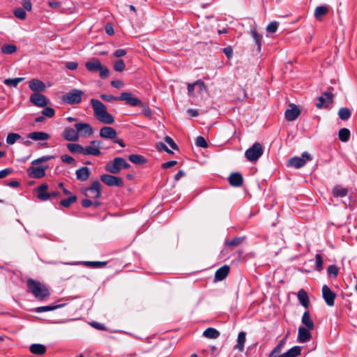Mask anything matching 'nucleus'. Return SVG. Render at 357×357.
I'll list each match as a JSON object with an SVG mask.
<instances>
[{
	"instance_id": "f257e3e1",
	"label": "nucleus",
	"mask_w": 357,
	"mask_h": 357,
	"mask_svg": "<svg viewBox=\"0 0 357 357\" xmlns=\"http://www.w3.org/2000/svg\"><path fill=\"white\" fill-rule=\"evenodd\" d=\"M90 102L94 116L99 121L105 124H112L114 122V116L107 112L105 105L101 101L92 98Z\"/></svg>"
},
{
	"instance_id": "f03ea898",
	"label": "nucleus",
	"mask_w": 357,
	"mask_h": 357,
	"mask_svg": "<svg viewBox=\"0 0 357 357\" xmlns=\"http://www.w3.org/2000/svg\"><path fill=\"white\" fill-rule=\"evenodd\" d=\"M130 164L123 158L116 157L113 160L108 162L105 165V170L110 174H117L123 169H128Z\"/></svg>"
},
{
	"instance_id": "7ed1b4c3",
	"label": "nucleus",
	"mask_w": 357,
	"mask_h": 357,
	"mask_svg": "<svg viewBox=\"0 0 357 357\" xmlns=\"http://www.w3.org/2000/svg\"><path fill=\"white\" fill-rule=\"evenodd\" d=\"M27 285L29 291L36 298L43 300L50 295L48 289L44 285L33 279L28 280Z\"/></svg>"
},
{
	"instance_id": "20e7f679",
	"label": "nucleus",
	"mask_w": 357,
	"mask_h": 357,
	"mask_svg": "<svg viewBox=\"0 0 357 357\" xmlns=\"http://www.w3.org/2000/svg\"><path fill=\"white\" fill-rule=\"evenodd\" d=\"M86 68L91 73L98 71L100 77L102 79L107 78L109 76V71L108 68L102 66L99 59L93 58L91 60L85 63Z\"/></svg>"
},
{
	"instance_id": "39448f33",
	"label": "nucleus",
	"mask_w": 357,
	"mask_h": 357,
	"mask_svg": "<svg viewBox=\"0 0 357 357\" xmlns=\"http://www.w3.org/2000/svg\"><path fill=\"white\" fill-rule=\"evenodd\" d=\"M83 95L84 92L82 91L73 89L64 94L62 96L61 100L64 103L68 105H76L81 102Z\"/></svg>"
},
{
	"instance_id": "423d86ee",
	"label": "nucleus",
	"mask_w": 357,
	"mask_h": 357,
	"mask_svg": "<svg viewBox=\"0 0 357 357\" xmlns=\"http://www.w3.org/2000/svg\"><path fill=\"white\" fill-rule=\"evenodd\" d=\"M264 150L261 144L255 142L251 147L245 152V156L250 162L257 161L263 154Z\"/></svg>"
},
{
	"instance_id": "0eeeda50",
	"label": "nucleus",
	"mask_w": 357,
	"mask_h": 357,
	"mask_svg": "<svg viewBox=\"0 0 357 357\" xmlns=\"http://www.w3.org/2000/svg\"><path fill=\"white\" fill-rule=\"evenodd\" d=\"M312 158L307 152L303 153L301 157H294L289 160L288 165L299 169L303 167L307 161L312 160Z\"/></svg>"
},
{
	"instance_id": "6e6552de",
	"label": "nucleus",
	"mask_w": 357,
	"mask_h": 357,
	"mask_svg": "<svg viewBox=\"0 0 357 357\" xmlns=\"http://www.w3.org/2000/svg\"><path fill=\"white\" fill-rule=\"evenodd\" d=\"M100 180L109 187H122L123 181L121 178L111 174H102L100 176Z\"/></svg>"
},
{
	"instance_id": "1a4fd4ad",
	"label": "nucleus",
	"mask_w": 357,
	"mask_h": 357,
	"mask_svg": "<svg viewBox=\"0 0 357 357\" xmlns=\"http://www.w3.org/2000/svg\"><path fill=\"white\" fill-rule=\"evenodd\" d=\"M101 142L99 140H93L90 142V145L84 147L83 155L97 156L100 154Z\"/></svg>"
},
{
	"instance_id": "9d476101",
	"label": "nucleus",
	"mask_w": 357,
	"mask_h": 357,
	"mask_svg": "<svg viewBox=\"0 0 357 357\" xmlns=\"http://www.w3.org/2000/svg\"><path fill=\"white\" fill-rule=\"evenodd\" d=\"M322 297L327 305L332 307L334 305L336 294L333 292L326 284L322 287Z\"/></svg>"
},
{
	"instance_id": "9b49d317",
	"label": "nucleus",
	"mask_w": 357,
	"mask_h": 357,
	"mask_svg": "<svg viewBox=\"0 0 357 357\" xmlns=\"http://www.w3.org/2000/svg\"><path fill=\"white\" fill-rule=\"evenodd\" d=\"M119 100H124L126 103L130 106L142 105V102L140 99L132 96L130 92H123L119 96Z\"/></svg>"
},
{
	"instance_id": "f8f14e48",
	"label": "nucleus",
	"mask_w": 357,
	"mask_h": 357,
	"mask_svg": "<svg viewBox=\"0 0 357 357\" xmlns=\"http://www.w3.org/2000/svg\"><path fill=\"white\" fill-rule=\"evenodd\" d=\"M85 195L91 198H99L101 195L100 182L98 181H93L91 186L86 189Z\"/></svg>"
},
{
	"instance_id": "ddd939ff",
	"label": "nucleus",
	"mask_w": 357,
	"mask_h": 357,
	"mask_svg": "<svg viewBox=\"0 0 357 357\" xmlns=\"http://www.w3.org/2000/svg\"><path fill=\"white\" fill-rule=\"evenodd\" d=\"M75 128L77 130L78 136L89 137L93 133V128L90 124L87 123H77L75 125Z\"/></svg>"
},
{
	"instance_id": "4468645a",
	"label": "nucleus",
	"mask_w": 357,
	"mask_h": 357,
	"mask_svg": "<svg viewBox=\"0 0 357 357\" xmlns=\"http://www.w3.org/2000/svg\"><path fill=\"white\" fill-rule=\"evenodd\" d=\"M333 98V94L331 92L326 91L324 93V96L318 98V102L316 103V106L318 108L328 107L332 103Z\"/></svg>"
},
{
	"instance_id": "2eb2a0df",
	"label": "nucleus",
	"mask_w": 357,
	"mask_h": 357,
	"mask_svg": "<svg viewBox=\"0 0 357 357\" xmlns=\"http://www.w3.org/2000/svg\"><path fill=\"white\" fill-rule=\"evenodd\" d=\"M30 102L39 107H44L48 103V100L46 97L39 93H34L31 94L30 96Z\"/></svg>"
},
{
	"instance_id": "dca6fc26",
	"label": "nucleus",
	"mask_w": 357,
	"mask_h": 357,
	"mask_svg": "<svg viewBox=\"0 0 357 357\" xmlns=\"http://www.w3.org/2000/svg\"><path fill=\"white\" fill-rule=\"evenodd\" d=\"M47 168V165L39 167H30L28 169V174L32 178H40L45 176V169Z\"/></svg>"
},
{
	"instance_id": "f3484780",
	"label": "nucleus",
	"mask_w": 357,
	"mask_h": 357,
	"mask_svg": "<svg viewBox=\"0 0 357 357\" xmlns=\"http://www.w3.org/2000/svg\"><path fill=\"white\" fill-rule=\"evenodd\" d=\"M310 329L305 328L304 326H300L298 331V341L299 342H307L310 340L312 335Z\"/></svg>"
},
{
	"instance_id": "a211bd4d",
	"label": "nucleus",
	"mask_w": 357,
	"mask_h": 357,
	"mask_svg": "<svg viewBox=\"0 0 357 357\" xmlns=\"http://www.w3.org/2000/svg\"><path fill=\"white\" fill-rule=\"evenodd\" d=\"M29 87L35 92H43L45 90L46 86L43 82L38 79H32L29 82Z\"/></svg>"
},
{
	"instance_id": "6ab92c4d",
	"label": "nucleus",
	"mask_w": 357,
	"mask_h": 357,
	"mask_svg": "<svg viewBox=\"0 0 357 357\" xmlns=\"http://www.w3.org/2000/svg\"><path fill=\"white\" fill-rule=\"evenodd\" d=\"M63 137L67 141L76 142L79 139L77 130L70 127L64 129Z\"/></svg>"
},
{
	"instance_id": "aec40b11",
	"label": "nucleus",
	"mask_w": 357,
	"mask_h": 357,
	"mask_svg": "<svg viewBox=\"0 0 357 357\" xmlns=\"http://www.w3.org/2000/svg\"><path fill=\"white\" fill-rule=\"evenodd\" d=\"M99 135L102 138L113 139L116 138L117 134L113 128L105 126L100 130Z\"/></svg>"
},
{
	"instance_id": "412c9836",
	"label": "nucleus",
	"mask_w": 357,
	"mask_h": 357,
	"mask_svg": "<svg viewBox=\"0 0 357 357\" xmlns=\"http://www.w3.org/2000/svg\"><path fill=\"white\" fill-rule=\"evenodd\" d=\"M300 112L301 111L296 105H291V108L287 109L285 112V118L288 121H294L298 116Z\"/></svg>"
},
{
	"instance_id": "4be33fe9",
	"label": "nucleus",
	"mask_w": 357,
	"mask_h": 357,
	"mask_svg": "<svg viewBox=\"0 0 357 357\" xmlns=\"http://www.w3.org/2000/svg\"><path fill=\"white\" fill-rule=\"evenodd\" d=\"M47 189L48 185L46 183H43L37 188V197L41 201H47V199H50L49 192H47Z\"/></svg>"
},
{
	"instance_id": "5701e85b",
	"label": "nucleus",
	"mask_w": 357,
	"mask_h": 357,
	"mask_svg": "<svg viewBox=\"0 0 357 357\" xmlns=\"http://www.w3.org/2000/svg\"><path fill=\"white\" fill-rule=\"evenodd\" d=\"M27 137L36 142L45 141L50 138V135L44 132H32L28 134Z\"/></svg>"
},
{
	"instance_id": "b1692460",
	"label": "nucleus",
	"mask_w": 357,
	"mask_h": 357,
	"mask_svg": "<svg viewBox=\"0 0 357 357\" xmlns=\"http://www.w3.org/2000/svg\"><path fill=\"white\" fill-rule=\"evenodd\" d=\"M243 178L242 175L238 172L231 174L229 177V182L231 185L234 187H239L242 185Z\"/></svg>"
},
{
	"instance_id": "393cba45",
	"label": "nucleus",
	"mask_w": 357,
	"mask_h": 357,
	"mask_svg": "<svg viewBox=\"0 0 357 357\" xmlns=\"http://www.w3.org/2000/svg\"><path fill=\"white\" fill-rule=\"evenodd\" d=\"M90 174V170L86 167H82L77 169L75 172L77 178L81 181H86L89 178Z\"/></svg>"
},
{
	"instance_id": "a878e982",
	"label": "nucleus",
	"mask_w": 357,
	"mask_h": 357,
	"mask_svg": "<svg viewBox=\"0 0 357 357\" xmlns=\"http://www.w3.org/2000/svg\"><path fill=\"white\" fill-rule=\"evenodd\" d=\"M229 272V267L227 265L218 268L215 273V280L216 281H221L224 280Z\"/></svg>"
},
{
	"instance_id": "bb28decb",
	"label": "nucleus",
	"mask_w": 357,
	"mask_h": 357,
	"mask_svg": "<svg viewBox=\"0 0 357 357\" xmlns=\"http://www.w3.org/2000/svg\"><path fill=\"white\" fill-rule=\"evenodd\" d=\"M301 322L305 326V328L307 329L313 330L314 328V324L312 319L310 317L308 311H305L301 318Z\"/></svg>"
},
{
	"instance_id": "cd10ccee",
	"label": "nucleus",
	"mask_w": 357,
	"mask_h": 357,
	"mask_svg": "<svg viewBox=\"0 0 357 357\" xmlns=\"http://www.w3.org/2000/svg\"><path fill=\"white\" fill-rule=\"evenodd\" d=\"M29 350L33 354L40 356L45 354L47 348L42 344H32L29 347Z\"/></svg>"
},
{
	"instance_id": "c85d7f7f",
	"label": "nucleus",
	"mask_w": 357,
	"mask_h": 357,
	"mask_svg": "<svg viewBox=\"0 0 357 357\" xmlns=\"http://www.w3.org/2000/svg\"><path fill=\"white\" fill-rule=\"evenodd\" d=\"M297 297L299 303L304 307L307 308L309 306V297L303 289H301L298 291Z\"/></svg>"
},
{
	"instance_id": "c756f323",
	"label": "nucleus",
	"mask_w": 357,
	"mask_h": 357,
	"mask_svg": "<svg viewBox=\"0 0 357 357\" xmlns=\"http://www.w3.org/2000/svg\"><path fill=\"white\" fill-rule=\"evenodd\" d=\"M250 33L255 40V44L257 46V51L260 52L261 47V41L263 38L262 35L258 33L257 29L255 27L251 28Z\"/></svg>"
},
{
	"instance_id": "7c9ffc66",
	"label": "nucleus",
	"mask_w": 357,
	"mask_h": 357,
	"mask_svg": "<svg viewBox=\"0 0 357 357\" xmlns=\"http://www.w3.org/2000/svg\"><path fill=\"white\" fill-rule=\"evenodd\" d=\"M348 192V188H342L341 185H335L332 190V195L335 197H344L347 195Z\"/></svg>"
},
{
	"instance_id": "2f4dec72",
	"label": "nucleus",
	"mask_w": 357,
	"mask_h": 357,
	"mask_svg": "<svg viewBox=\"0 0 357 357\" xmlns=\"http://www.w3.org/2000/svg\"><path fill=\"white\" fill-rule=\"evenodd\" d=\"M245 336L246 334L243 331L240 332L238 335L237 343L235 345V349H238L240 352H242L244 349Z\"/></svg>"
},
{
	"instance_id": "473e14b6",
	"label": "nucleus",
	"mask_w": 357,
	"mask_h": 357,
	"mask_svg": "<svg viewBox=\"0 0 357 357\" xmlns=\"http://www.w3.org/2000/svg\"><path fill=\"white\" fill-rule=\"evenodd\" d=\"M64 305H65V304L62 303V304H59V305H46V306L38 307L35 309V312H38V313H41V312H44L52 311V310H54L61 308V307H63Z\"/></svg>"
},
{
	"instance_id": "72a5a7b5",
	"label": "nucleus",
	"mask_w": 357,
	"mask_h": 357,
	"mask_svg": "<svg viewBox=\"0 0 357 357\" xmlns=\"http://www.w3.org/2000/svg\"><path fill=\"white\" fill-rule=\"evenodd\" d=\"M301 348L299 346H295L289 349L287 352L282 354V357H296L301 354Z\"/></svg>"
},
{
	"instance_id": "f704fd0d",
	"label": "nucleus",
	"mask_w": 357,
	"mask_h": 357,
	"mask_svg": "<svg viewBox=\"0 0 357 357\" xmlns=\"http://www.w3.org/2000/svg\"><path fill=\"white\" fill-rule=\"evenodd\" d=\"M328 12V8L326 6H317L314 10V17L317 20H321L322 16L326 15Z\"/></svg>"
},
{
	"instance_id": "c9c22d12",
	"label": "nucleus",
	"mask_w": 357,
	"mask_h": 357,
	"mask_svg": "<svg viewBox=\"0 0 357 357\" xmlns=\"http://www.w3.org/2000/svg\"><path fill=\"white\" fill-rule=\"evenodd\" d=\"M203 335L207 338L216 339L220 336V332L214 328H208L204 331Z\"/></svg>"
},
{
	"instance_id": "e433bc0d",
	"label": "nucleus",
	"mask_w": 357,
	"mask_h": 357,
	"mask_svg": "<svg viewBox=\"0 0 357 357\" xmlns=\"http://www.w3.org/2000/svg\"><path fill=\"white\" fill-rule=\"evenodd\" d=\"M338 137L342 142H347L350 138V131L347 128H341L338 132Z\"/></svg>"
},
{
	"instance_id": "4c0bfd02",
	"label": "nucleus",
	"mask_w": 357,
	"mask_h": 357,
	"mask_svg": "<svg viewBox=\"0 0 357 357\" xmlns=\"http://www.w3.org/2000/svg\"><path fill=\"white\" fill-rule=\"evenodd\" d=\"M351 115V110L347 107H342L338 111V116L341 120H348Z\"/></svg>"
},
{
	"instance_id": "58836bf2",
	"label": "nucleus",
	"mask_w": 357,
	"mask_h": 357,
	"mask_svg": "<svg viewBox=\"0 0 357 357\" xmlns=\"http://www.w3.org/2000/svg\"><path fill=\"white\" fill-rule=\"evenodd\" d=\"M17 50V46L13 44L4 45L1 48V52L5 54H12L15 53Z\"/></svg>"
},
{
	"instance_id": "ea45409f",
	"label": "nucleus",
	"mask_w": 357,
	"mask_h": 357,
	"mask_svg": "<svg viewBox=\"0 0 357 357\" xmlns=\"http://www.w3.org/2000/svg\"><path fill=\"white\" fill-rule=\"evenodd\" d=\"M67 147L72 153L83 154L84 147L78 144H68Z\"/></svg>"
},
{
	"instance_id": "a19ab883",
	"label": "nucleus",
	"mask_w": 357,
	"mask_h": 357,
	"mask_svg": "<svg viewBox=\"0 0 357 357\" xmlns=\"http://www.w3.org/2000/svg\"><path fill=\"white\" fill-rule=\"evenodd\" d=\"M24 79V77H16V78H8L6 79L3 81V83L7 85L12 87H16L18 84L21 82H22Z\"/></svg>"
},
{
	"instance_id": "79ce46f5",
	"label": "nucleus",
	"mask_w": 357,
	"mask_h": 357,
	"mask_svg": "<svg viewBox=\"0 0 357 357\" xmlns=\"http://www.w3.org/2000/svg\"><path fill=\"white\" fill-rule=\"evenodd\" d=\"M128 159L132 163L137 165L144 164L146 161V159L142 155L137 154L130 155Z\"/></svg>"
},
{
	"instance_id": "37998d69",
	"label": "nucleus",
	"mask_w": 357,
	"mask_h": 357,
	"mask_svg": "<svg viewBox=\"0 0 357 357\" xmlns=\"http://www.w3.org/2000/svg\"><path fill=\"white\" fill-rule=\"evenodd\" d=\"M20 138L21 136L18 133L10 132L7 135L6 142L8 144H13Z\"/></svg>"
},
{
	"instance_id": "c03bdc74",
	"label": "nucleus",
	"mask_w": 357,
	"mask_h": 357,
	"mask_svg": "<svg viewBox=\"0 0 357 357\" xmlns=\"http://www.w3.org/2000/svg\"><path fill=\"white\" fill-rule=\"evenodd\" d=\"M77 197L75 195H71L68 199H65L61 201L60 204L64 207L70 206L73 203L75 202Z\"/></svg>"
},
{
	"instance_id": "a18cd8bd",
	"label": "nucleus",
	"mask_w": 357,
	"mask_h": 357,
	"mask_svg": "<svg viewBox=\"0 0 357 357\" xmlns=\"http://www.w3.org/2000/svg\"><path fill=\"white\" fill-rule=\"evenodd\" d=\"M125 63L123 59H118L114 63V69L117 72H122L125 69Z\"/></svg>"
},
{
	"instance_id": "49530a36",
	"label": "nucleus",
	"mask_w": 357,
	"mask_h": 357,
	"mask_svg": "<svg viewBox=\"0 0 357 357\" xmlns=\"http://www.w3.org/2000/svg\"><path fill=\"white\" fill-rule=\"evenodd\" d=\"M278 27V22L273 21L269 23L266 29L268 33H274L277 31Z\"/></svg>"
},
{
	"instance_id": "de8ad7c7",
	"label": "nucleus",
	"mask_w": 357,
	"mask_h": 357,
	"mask_svg": "<svg viewBox=\"0 0 357 357\" xmlns=\"http://www.w3.org/2000/svg\"><path fill=\"white\" fill-rule=\"evenodd\" d=\"M243 240V238H242V237H235L234 238H233L231 241H227L225 242V244L227 246L238 245L239 244H241L242 243Z\"/></svg>"
},
{
	"instance_id": "09e8293b",
	"label": "nucleus",
	"mask_w": 357,
	"mask_h": 357,
	"mask_svg": "<svg viewBox=\"0 0 357 357\" xmlns=\"http://www.w3.org/2000/svg\"><path fill=\"white\" fill-rule=\"evenodd\" d=\"M13 13L15 16L20 20H24L26 18V12L22 8L15 9Z\"/></svg>"
},
{
	"instance_id": "8fccbe9b",
	"label": "nucleus",
	"mask_w": 357,
	"mask_h": 357,
	"mask_svg": "<svg viewBox=\"0 0 357 357\" xmlns=\"http://www.w3.org/2000/svg\"><path fill=\"white\" fill-rule=\"evenodd\" d=\"M195 144L197 146L202 147V148L208 147V144H207L206 139L202 136H198L196 138Z\"/></svg>"
},
{
	"instance_id": "3c124183",
	"label": "nucleus",
	"mask_w": 357,
	"mask_h": 357,
	"mask_svg": "<svg viewBox=\"0 0 357 357\" xmlns=\"http://www.w3.org/2000/svg\"><path fill=\"white\" fill-rule=\"evenodd\" d=\"M53 158H54V156H52V155L43 156V157L38 158L33 160L32 161V165H38L40 163L45 162H47V161L52 159Z\"/></svg>"
},
{
	"instance_id": "603ef678",
	"label": "nucleus",
	"mask_w": 357,
	"mask_h": 357,
	"mask_svg": "<svg viewBox=\"0 0 357 357\" xmlns=\"http://www.w3.org/2000/svg\"><path fill=\"white\" fill-rule=\"evenodd\" d=\"M85 264L93 268H102L107 264L105 261H86Z\"/></svg>"
},
{
	"instance_id": "864d4df0",
	"label": "nucleus",
	"mask_w": 357,
	"mask_h": 357,
	"mask_svg": "<svg viewBox=\"0 0 357 357\" xmlns=\"http://www.w3.org/2000/svg\"><path fill=\"white\" fill-rule=\"evenodd\" d=\"M139 107H141L142 108V114L146 116V117H151L152 116V111L151 109V108L148 106V105H144L143 102H142V105H139Z\"/></svg>"
},
{
	"instance_id": "5fc2aeb1",
	"label": "nucleus",
	"mask_w": 357,
	"mask_h": 357,
	"mask_svg": "<svg viewBox=\"0 0 357 357\" xmlns=\"http://www.w3.org/2000/svg\"><path fill=\"white\" fill-rule=\"evenodd\" d=\"M42 114L43 116L52 118L54 116L55 111L53 108L47 107L42 111Z\"/></svg>"
},
{
	"instance_id": "6e6d98bb",
	"label": "nucleus",
	"mask_w": 357,
	"mask_h": 357,
	"mask_svg": "<svg viewBox=\"0 0 357 357\" xmlns=\"http://www.w3.org/2000/svg\"><path fill=\"white\" fill-rule=\"evenodd\" d=\"M315 259H316V263H315L316 268L318 271H321L323 267V259H322L321 255L320 254H317L315 256Z\"/></svg>"
},
{
	"instance_id": "4d7b16f0",
	"label": "nucleus",
	"mask_w": 357,
	"mask_h": 357,
	"mask_svg": "<svg viewBox=\"0 0 357 357\" xmlns=\"http://www.w3.org/2000/svg\"><path fill=\"white\" fill-rule=\"evenodd\" d=\"M328 273L333 277H336L338 274L337 267L335 265H330L328 267Z\"/></svg>"
},
{
	"instance_id": "13d9d810",
	"label": "nucleus",
	"mask_w": 357,
	"mask_h": 357,
	"mask_svg": "<svg viewBox=\"0 0 357 357\" xmlns=\"http://www.w3.org/2000/svg\"><path fill=\"white\" fill-rule=\"evenodd\" d=\"M100 98L105 101L112 102L113 100H119V96H114L112 95L102 94Z\"/></svg>"
},
{
	"instance_id": "bf43d9fd",
	"label": "nucleus",
	"mask_w": 357,
	"mask_h": 357,
	"mask_svg": "<svg viewBox=\"0 0 357 357\" xmlns=\"http://www.w3.org/2000/svg\"><path fill=\"white\" fill-rule=\"evenodd\" d=\"M281 344L277 345L271 352L270 357H282V354H279L281 350Z\"/></svg>"
},
{
	"instance_id": "052dcab7",
	"label": "nucleus",
	"mask_w": 357,
	"mask_h": 357,
	"mask_svg": "<svg viewBox=\"0 0 357 357\" xmlns=\"http://www.w3.org/2000/svg\"><path fill=\"white\" fill-rule=\"evenodd\" d=\"M165 141L171 146L172 149H175V150L178 149V146L174 142V140L172 139V137H170L169 136H166L165 137Z\"/></svg>"
},
{
	"instance_id": "680f3d73",
	"label": "nucleus",
	"mask_w": 357,
	"mask_h": 357,
	"mask_svg": "<svg viewBox=\"0 0 357 357\" xmlns=\"http://www.w3.org/2000/svg\"><path fill=\"white\" fill-rule=\"evenodd\" d=\"M61 159L62 162L67 163V164H72V163L75 162V159L68 155H61Z\"/></svg>"
},
{
	"instance_id": "e2e57ef3",
	"label": "nucleus",
	"mask_w": 357,
	"mask_h": 357,
	"mask_svg": "<svg viewBox=\"0 0 357 357\" xmlns=\"http://www.w3.org/2000/svg\"><path fill=\"white\" fill-rule=\"evenodd\" d=\"M157 147L158 149L165 151L167 152L168 153H170V154L173 153V152L171 150H169L167 148V146L162 142L158 143Z\"/></svg>"
},
{
	"instance_id": "0e129e2a",
	"label": "nucleus",
	"mask_w": 357,
	"mask_h": 357,
	"mask_svg": "<svg viewBox=\"0 0 357 357\" xmlns=\"http://www.w3.org/2000/svg\"><path fill=\"white\" fill-rule=\"evenodd\" d=\"M176 163H177V162L176 160H170V161L162 163V167L163 169H168V168H170V167L174 166Z\"/></svg>"
},
{
	"instance_id": "69168bd1",
	"label": "nucleus",
	"mask_w": 357,
	"mask_h": 357,
	"mask_svg": "<svg viewBox=\"0 0 357 357\" xmlns=\"http://www.w3.org/2000/svg\"><path fill=\"white\" fill-rule=\"evenodd\" d=\"M12 172V169L6 168L0 171V179L6 177Z\"/></svg>"
},
{
	"instance_id": "338daca9",
	"label": "nucleus",
	"mask_w": 357,
	"mask_h": 357,
	"mask_svg": "<svg viewBox=\"0 0 357 357\" xmlns=\"http://www.w3.org/2000/svg\"><path fill=\"white\" fill-rule=\"evenodd\" d=\"M111 85L116 89H121L123 86V83L121 80H113L111 82Z\"/></svg>"
},
{
	"instance_id": "774afa93",
	"label": "nucleus",
	"mask_w": 357,
	"mask_h": 357,
	"mask_svg": "<svg viewBox=\"0 0 357 357\" xmlns=\"http://www.w3.org/2000/svg\"><path fill=\"white\" fill-rule=\"evenodd\" d=\"M126 52L127 51L124 49H118L114 52V55L116 57H121L126 55Z\"/></svg>"
}]
</instances>
